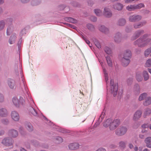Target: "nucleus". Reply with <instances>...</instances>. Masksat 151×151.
I'll return each mask as SVG.
<instances>
[{
	"label": "nucleus",
	"instance_id": "nucleus-51",
	"mask_svg": "<svg viewBox=\"0 0 151 151\" xmlns=\"http://www.w3.org/2000/svg\"><path fill=\"white\" fill-rule=\"evenodd\" d=\"M145 143L146 144H148L151 142V137H149L146 138L145 140Z\"/></svg>",
	"mask_w": 151,
	"mask_h": 151
},
{
	"label": "nucleus",
	"instance_id": "nucleus-50",
	"mask_svg": "<svg viewBox=\"0 0 151 151\" xmlns=\"http://www.w3.org/2000/svg\"><path fill=\"white\" fill-rule=\"evenodd\" d=\"M120 147L122 149L126 147L125 143L123 141H121L119 143Z\"/></svg>",
	"mask_w": 151,
	"mask_h": 151
},
{
	"label": "nucleus",
	"instance_id": "nucleus-48",
	"mask_svg": "<svg viewBox=\"0 0 151 151\" xmlns=\"http://www.w3.org/2000/svg\"><path fill=\"white\" fill-rule=\"evenodd\" d=\"M145 65L147 67H150L151 66V58H150L147 60Z\"/></svg>",
	"mask_w": 151,
	"mask_h": 151
},
{
	"label": "nucleus",
	"instance_id": "nucleus-7",
	"mask_svg": "<svg viewBox=\"0 0 151 151\" xmlns=\"http://www.w3.org/2000/svg\"><path fill=\"white\" fill-rule=\"evenodd\" d=\"M127 129L126 127L121 126L117 129L115 131L116 134L118 136H122L126 134Z\"/></svg>",
	"mask_w": 151,
	"mask_h": 151
},
{
	"label": "nucleus",
	"instance_id": "nucleus-10",
	"mask_svg": "<svg viewBox=\"0 0 151 151\" xmlns=\"http://www.w3.org/2000/svg\"><path fill=\"white\" fill-rule=\"evenodd\" d=\"M120 124V121L119 119H116L114 120L113 121L112 120V123H111L109 129L111 130H113L115 129Z\"/></svg>",
	"mask_w": 151,
	"mask_h": 151
},
{
	"label": "nucleus",
	"instance_id": "nucleus-40",
	"mask_svg": "<svg viewBox=\"0 0 151 151\" xmlns=\"http://www.w3.org/2000/svg\"><path fill=\"white\" fill-rule=\"evenodd\" d=\"M143 76L145 81H147L149 78V76L147 72L145 70L143 72Z\"/></svg>",
	"mask_w": 151,
	"mask_h": 151
},
{
	"label": "nucleus",
	"instance_id": "nucleus-52",
	"mask_svg": "<svg viewBox=\"0 0 151 151\" xmlns=\"http://www.w3.org/2000/svg\"><path fill=\"white\" fill-rule=\"evenodd\" d=\"M1 122L4 124H7L9 123V120L7 119H3L1 120Z\"/></svg>",
	"mask_w": 151,
	"mask_h": 151
},
{
	"label": "nucleus",
	"instance_id": "nucleus-6",
	"mask_svg": "<svg viewBox=\"0 0 151 151\" xmlns=\"http://www.w3.org/2000/svg\"><path fill=\"white\" fill-rule=\"evenodd\" d=\"M12 101L14 106L17 108H19L24 106L25 104L24 99L22 97H20L18 99L16 97L12 98Z\"/></svg>",
	"mask_w": 151,
	"mask_h": 151
},
{
	"label": "nucleus",
	"instance_id": "nucleus-31",
	"mask_svg": "<svg viewBox=\"0 0 151 151\" xmlns=\"http://www.w3.org/2000/svg\"><path fill=\"white\" fill-rule=\"evenodd\" d=\"M126 9L129 11H134L135 10V4L127 6Z\"/></svg>",
	"mask_w": 151,
	"mask_h": 151
},
{
	"label": "nucleus",
	"instance_id": "nucleus-42",
	"mask_svg": "<svg viewBox=\"0 0 151 151\" xmlns=\"http://www.w3.org/2000/svg\"><path fill=\"white\" fill-rule=\"evenodd\" d=\"M104 50L105 52L107 54H110L111 53V49L108 47H105Z\"/></svg>",
	"mask_w": 151,
	"mask_h": 151
},
{
	"label": "nucleus",
	"instance_id": "nucleus-18",
	"mask_svg": "<svg viewBox=\"0 0 151 151\" xmlns=\"http://www.w3.org/2000/svg\"><path fill=\"white\" fill-rule=\"evenodd\" d=\"M105 116V113L104 111L102 112L98 120L95 124V125H96V127L98 126L99 124L100 123L102 122Z\"/></svg>",
	"mask_w": 151,
	"mask_h": 151
},
{
	"label": "nucleus",
	"instance_id": "nucleus-61",
	"mask_svg": "<svg viewBox=\"0 0 151 151\" xmlns=\"http://www.w3.org/2000/svg\"><path fill=\"white\" fill-rule=\"evenodd\" d=\"M20 1L23 3H27L30 0H20Z\"/></svg>",
	"mask_w": 151,
	"mask_h": 151
},
{
	"label": "nucleus",
	"instance_id": "nucleus-53",
	"mask_svg": "<svg viewBox=\"0 0 151 151\" xmlns=\"http://www.w3.org/2000/svg\"><path fill=\"white\" fill-rule=\"evenodd\" d=\"M134 88L137 92H139V86L138 84H135L134 86Z\"/></svg>",
	"mask_w": 151,
	"mask_h": 151
},
{
	"label": "nucleus",
	"instance_id": "nucleus-54",
	"mask_svg": "<svg viewBox=\"0 0 151 151\" xmlns=\"http://www.w3.org/2000/svg\"><path fill=\"white\" fill-rule=\"evenodd\" d=\"M4 101V96L3 94L0 92V103H2Z\"/></svg>",
	"mask_w": 151,
	"mask_h": 151
},
{
	"label": "nucleus",
	"instance_id": "nucleus-4",
	"mask_svg": "<svg viewBox=\"0 0 151 151\" xmlns=\"http://www.w3.org/2000/svg\"><path fill=\"white\" fill-rule=\"evenodd\" d=\"M149 37V34H144L135 41L134 42V45H137L139 47H143L146 46L151 41V39Z\"/></svg>",
	"mask_w": 151,
	"mask_h": 151
},
{
	"label": "nucleus",
	"instance_id": "nucleus-24",
	"mask_svg": "<svg viewBox=\"0 0 151 151\" xmlns=\"http://www.w3.org/2000/svg\"><path fill=\"white\" fill-rule=\"evenodd\" d=\"M25 126L27 130L29 132H31L33 131V127L30 122H26L25 123Z\"/></svg>",
	"mask_w": 151,
	"mask_h": 151
},
{
	"label": "nucleus",
	"instance_id": "nucleus-8",
	"mask_svg": "<svg viewBox=\"0 0 151 151\" xmlns=\"http://www.w3.org/2000/svg\"><path fill=\"white\" fill-rule=\"evenodd\" d=\"M13 142V140L12 138L6 137L3 139L1 143L6 146H12Z\"/></svg>",
	"mask_w": 151,
	"mask_h": 151
},
{
	"label": "nucleus",
	"instance_id": "nucleus-63",
	"mask_svg": "<svg viewBox=\"0 0 151 151\" xmlns=\"http://www.w3.org/2000/svg\"><path fill=\"white\" fill-rule=\"evenodd\" d=\"M98 151H106V150L103 147H101L98 149Z\"/></svg>",
	"mask_w": 151,
	"mask_h": 151
},
{
	"label": "nucleus",
	"instance_id": "nucleus-30",
	"mask_svg": "<svg viewBox=\"0 0 151 151\" xmlns=\"http://www.w3.org/2000/svg\"><path fill=\"white\" fill-rule=\"evenodd\" d=\"M94 12L95 14L98 16H100L102 15V11L100 9H94Z\"/></svg>",
	"mask_w": 151,
	"mask_h": 151
},
{
	"label": "nucleus",
	"instance_id": "nucleus-41",
	"mask_svg": "<svg viewBox=\"0 0 151 151\" xmlns=\"http://www.w3.org/2000/svg\"><path fill=\"white\" fill-rule=\"evenodd\" d=\"M145 6L144 4L143 3H140L137 4H135V9H140V8L144 7Z\"/></svg>",
	"mask_w": 151,
	"mask_h": 151
},
{
	"label": "nucleus",
	"instance_id": "nucleus-1",
	"mask_svg": "<svg viewBox=\"0 0 151 151\" xmlns=\"http://www.w3.org/2000/svg\"><path fill=\"white\" fill-rule=\"evenodd\" d=\"M14 70L17 75H19V73L20 77H19L18 79L16 81V83L15 81L13 79L11 78H8L7 80L8 85L9 88L11 89H14L15 87L19 88L20 89L22 90L23 94L25 96L26 94H25L24 92L25 89L23 87V88L21 87L22 83V81L23 82V83H24L26 89H27L28 91V90L25 83L24 81V78L22 72V68L21 66L19 60H18V61L16 63L14 67Z\"/></svg>",
	"mask_w": 151,
	"mask_h": 151
},
{
	"label": "nucleus",
	"instance_id": "nucleus-56",
	"mask_svg": "<svg viewBox=\"0 0 151 151\" xmlns=\"http://www.w3.org/2000/svg\"><path fill=\"white\" fill-rule=\"evenodd\" d=\"M26 30L25 28L22 29V30L21 31L20 33V35L22 36L24 35V34H26Z\"/></svg>",
	"mask_w": 151,
	"mask_h": 151
},
{
	"label": "nucleus",
	"instance_id": "nucleus-57",
	"mask_svg": "<svg viewBox=\"0 0 151 151\" xmlns=\"http://www.w3.org/2000/svg\"><path fill=\"white\" fill-rule=\"evenodd\" d=\"M19 130L20 133L22 135H23L24 132V128L20 126L19 128Z\"/></svg>",
	"mask_w": 151,
	"mask_h": 151
},
{
	"label": "nucleus",
	"instance_id": "nucleus-25",
	"mask_svg": "<svg viewBox=\"0 0 151 151\" xmlns=\"http://www.w3.org/2000/svg\"><path fill=\"white\" fill-rule=\"evenodd\" d=\"M65 20L67 22L73 23H76L77 22V21L76 19L70 17H66L65 18Z\"/></svg>",
	"mask_w": 151,
	"mask_h": 151
},
{
	"label": "nucleus",
	"instance_id": "nucleus-59",
	"mask_svg": "<svg viewBox=\"0 0 151 151\" xmlns=\"http://www.w3.org/2000/svg\"><path fill=\"white\" fill-rule=\"evenodd\" d=\"M141 25L142 27L145 25L147 23V21L146 20H143L140 22Z\"/></svg>",
	"mask_w": 151,
	"mask_h": 151
},
{
	"label": "nucleus",
	"instance_id": "nucleus-9",
	"mask_svg": "<svg viewBox=\"0 0 151 151\" xmlns=\"http://www.w3.org/2000/svg\"><path fill=\"white\" fill-rule=\"evenodd\" d=\"M142 17L139 15L134 14L130 16L129 18V20L131 22H138L141 19Z\"/></svg>",
	"mask_w": 151,
	"mask_h": 151
},
{
	"label": "nucleus",
	"instance_id": "nucleus-36",
	"mask_svg": "<svg viewBox=\"0 0 151 151\" xmlns=\"http://www.w3.org/2000/svg\"><path fill=\"white\" fill-rule=\"evenodd\" d=\"M136 79L138 81H141L142 80V78L141 75V73L138 72L136 73Z\"/></svg>",
	"mask_w": 151,
	"mask_h": 151
},
{
	"label": "nucleus",
	"instance_id": "nucleus-13",
	"mask_svg": "<svg viewBox=\"0 0 151 151\" xmlns=\"http://www.w3.org/2000/svg\"><path fill=\"white\" fill-rule=\"evenodd\" d=\"M114 42L116 43H119L122 40L121 33L119 32L115 33L114 36Z\"/></svg>",
	"mask_w": 151,
	"mask_h": 151
},
{
	"label": "nucleus",
	"instance_id": "nucleus-64",
	"mask_svg": "<svg viewBox=\"0 0 151 151\" xmlns=\"http://www.w3.org/2000/svg\"><path fill=\"white\" fill-rule=\"evenodd\" d=\"M143 128H147L148 127V125L147 124H143L141 126Z\"/></svg>",
	"mask_w": 151,
	"mask_h": 151
},
{
	"label": "nucleus",
	"instance_id": "nucleus-44",
	"mask_svg": "<svg viewBox=\"0 0 151 151\" xmlns=\"http://www.w3.org/2000/svg\"><path fill=\"white\" fill-rule=\"evenodd\" d=\"M55 142L57 144L62 143L63 141L62 138L60 137H57L55 139Z\"/></svg>",
	"mask_w": 151,
	"mask_h": 151
},
{
	"label": "nucleus",
	"instance_id": "nucleus-39",
	"mask_svg": "<svg viewBox=\"0 0 151 151\" xmlns=\"http://www.w3.org/2000/svg\"><path fill=\"white\" fill-rule=\"evenodd\" d=\"M147 96V94L146 93H144L141 94L139 98V101H141L143 100Z\"/></svg>",
	"mask_w": 151,
	"mask_h": 151
},
{
	"label": "nucleus",
	"instance_id": "nucleus-5",
	"mask_svg": "<svg viewBox=\"0 0 151 151\" xmlns=\"http://www.w3.org/2000/svg\"><path fill=\"white\" fill-rule=\"evenodd\" d=\"M131 56L132 53L130 50H126L125 51L121 60L122 64L123 66L126 67L129 64Z\"/></svg>",
	"mask_w": 151,
	"mask_h": 151
},
{
	"label": "nucleus",
	"instance_id": "nucleus-15",
	"mask_svg": "<svg viewBox=\"0 0 151 151\" xmlns=\"http://www.w3.org/2000/svg\"><path fill=\"white\" fill-rule=\"evenodd\" d=\"M104 16L107 18H110L112 16V13L110 9L107 7L104 8Z\"/></svg>",
	"mask_w": 151,
	"mask_h": 151
},
{
	"label": "nucleus",
	"instance_id": "nucleus-26",
	"mask_svg": "<svg viewBox=\"0 0 151 151\" xmlns=\"http://www.w3.org/2000/svg\"><path fill=\"white\" fill-rule=\"evenodd\" d=\"M112 120L110 119H107L103 123V126L105 127H110L111 123H112Z\"/></svg>",
	"mask_w": 151,
	"mask_h": 151
},
{
	"label": "nucleus",
	"instance_id": "nucleus-23",
	"mask_svg": "<svg viewBox=\"0 0 151 151\" xmlns=\"http://www.w3.org/2000/svg\"><path fill=\"white\" fill-rule=\"evenodd\" d=\"M14 27L12 24H9L6 29V35H9L13 31Z\"/></svg>",
	"mask_w": 151,
	"mask_h": 151
},
{
	"label": "nucleus",
	"instance_id": "nucleus-37",
	"mask_svg": "<svg viewBox=\"0 0 151 151\" xmlns=\"http://www.w3.org/2000/svg\"><path fill=\"white\" fill-rule=\"evenodd\" d=\"M41 2V0H33L32 1V4L33 6H36L40 4Z\"/></svg>",
	"mask_w": 151,
	"mask_h": 151
},
{
	"label": "nucleus",
	"instance_id": "nucleus-2",
	"mask_svg": "<svg viewBox=\"0 0 151 151\" xmlns=\"http://www.w3.org/2000/svg\"><path fill=\"white\" fill-rule=\"evenodd\" d=\"M103 70L104 74L105 80L106 82L107 94L110 93L111 94L113 93V95L115 97L117 94V92L118 89V85L117 83H114V80L113 79H111L110 82V87L109 89L108 87L109 83L108 81L109 76L108 74L104 67L103 68Z\"/></svg>",
	"mask_w": 151,
	"mask_h": 151
},
{
	"label": "nucleus",
	"instance_id": "nucleus-49",
	"mask_svg": "<svg viewBox=\"0 0 151 151\" xmlns=\"http://www.w3.org/2000/svg\"><path fill=\"white\" fill-rule=\"evenodd\" d=\"M133 78L132 77H130L127 79V83L128 85H131L132 82Z\"/></svg>",
	"mask_w": 151,
	"mask_h": 151
},
{
	"label": "nucleus",
	"instance_id": "nucleus-45",
	"mask_svg": "<svg viewBox=\"0 0 151 151\" xmlns=\"http://www.w3.org/2000/svg\"><path fill=\"white\" fill-rule=\"evenodd\" d=\"M87 27L88 29L91 31H93L94 29L93 25L91 24H88L87 25Z\"/></svg>",
	"mask_w": 151,
	"mask_h": 151
},
{
	"label": "nucleus",
	"instance_id": "nucleus-14",
	"mask_svg": "<svg viewBox=\"0 0 151 151\" xmlns=\"http://www.w3.org/2000/svg\"><path fill=\"white\" fill-rule=\"evenodd\" d=\"M8 135L13 138H15L18 135V131L14 129H11L9 131Z\"/></svg>",
	"mask_w": 151,
	"mask_h": 151
},
{
	"label": "nucleus",
	"instance_id": "nucleus-20",
	"mask_svg": "<svg viewBox=\"0 0 151 151\" xmlns=\"http://www.w3.org/2000/svg\"><path fill=\"white\" fill-rule=\"evenodd\" d=\"M113 7L115 9L118 11L121 10L123 7V5L120 3H117L113 5Z\"/></svg>",
	"mask_w": 151,
	"mask_h": 151
},
{
	"label": "nucleus",
	"instance_id": "nucleus-22",
	"mask_svg": "<svg viewBox=\"0 0 151 151\" xmlns=\"http://www.w3.org/2000/svg\"><path fill=\"white\" fill-rule=\"evenodd\" d=\"M8 114V111L5 108H0V116L2 117H5Z\"/></svg>",
	"mask_w": 151,
	"mask_h": 151
},
{
	"label": "nucleus",
	"instance_id": "nucleus-32",
	"mask_svg": "<svg viewBox=\"0 0 151 151\" xmlns=\"http://www.w3.org/2000/svg\"><path fill=\"white\" fill-rule=\"evenodd\" d=\"M151 113V110L150 109L147 108L144 113L143 116L145 117L146 116L149 115Z\"/></svg>",
	"mask_w": 151,
	"mask_h": 151
},
{
	"label": "nucleus",
	"instance_id": "nucleus-55",
	"mask_svg": "<svg viewBox=\"0 0 151 151\" xmlns=\"http://www.w3.org/2000/svg\"><path fill=\"white\" fill-rule=\"evenodd\" d=\"M90 19L91 21L95 22L97 21V18L96 17L92 16L90 17Z\"/></svg>",
	"mask_w": 151,
	"mask_h": 151
},
{
	"label": "nucleus",
	"instance_id": "nucleus-21",
	"mask_svg": "<svg viewBox=\"0 0 151 151\" xmlns=\"http://www.w3.org/2000/svg\"><path fill=\"white\" fill-rule=\"evenodd\" d=\"M17 35L15 33H13L9 40V42L10 44H12L15 43L17 38Z\"/></svg>",
	"mask_w": 151,
	"mask_h": 151
},
{
	"label": "nucleus",
	"instance_id": "nucleus-3",
	"mask_svg": "<svg viewBox=\"0 0 151 151\" xmlns=\"http://www.w3.org/2000/svg\"><path fill=\"white\" fill-rule=\"evenodd\" d=\"M22 83L21 87L22 88L23 87L25 89L24 92L26 94L25 97L26 98L29 103V106L28 109L29 112L34 116H37L38 113L36 109V106L32 99H31V96L28 91L27 89H26L23 82L22 81Z\"/></svg>",
	"mask_w": 151,
	"mask_h": 151
},
{
	"label": "nucleus",
	"instance_id": "nucleus-60",
	"mask_svg": "<svg viewBox=\"0 0 151 151\" xmlns=\"http://www.w3.org/2000/svg\"><path fill=\"white\" fill-rule=\"evenodd\" d=\"M88 4L90 6H92V5L93 4V1L91 0H89L88 1Z\"/></svg>",
	"mask_w": 151,
	"mask_h": 151
},
{
	"label": "nucleus",
	"instance_id": "nucleus-35",
	"mask_svg": "<svg viewBox=\"0 0 151 151\" xmlns=\"http://www.w3.org/2000/svg\"><path fill=\"white\" fill-rule=\"evenodd\" d=\"M93 40L96 46L98 48H101V45L100 43L96 39L94 38L93 39Z\"/></svg>",
	"mask_w": 151,
	"mask_h": 151
},
{
	"label": "nucleus",
	"instance_id": "nucleus-62",
	"mask_svg": "<svg viewBox=\"0 0 151 151\" xmlns=\"http://www.w3.org/2000/svg\"><path fill=\"white\" fill-rule=\"evenodd\" d=\"M128 147L130 149L133 148L134 146L133 144L131 143H129L128 144Z\"/></svg>",
	"mask_w": 151,
	"mask_h": 151
},
{
	"label": "nucleus",
	"instance_id": "nucleus-38",
	"mask_svg": "<svg viewBox=\"0 0 151 151\" xmlns=\"http://www.w3.org/2000/svg\"><path fill=\"white\" fill-rule=\"evenodd\" d=\"M5 22L4 20L0 21V31L2 30L4 28L5 25Z\"/></svg>",
	"mask_w": 151,
	"mask_h": 151
},
{
	"label": "nucleus",
	"instance_id": "nucleus-58",
	"mask_svg": "<svg viewBox=\"0 0 151 151\" xmlns=\"http://www.w3.org/2000/svg\"><path fill=\"white\" fill-rule=\"evenodd\" d=\"M32 144L35 146H37L38 145V142L36 140H33L32 141Z\"/></svg>",
	"mask_w": 151,
	"mask_h": 151
},
{
	"label": "nucleus",
	"instance_id": "nucleus-11",
	"mask_svg": "<svg viewBox=\"0 0 151 151\" xmlns=\"http://www.w3.org/2000/svg\"><path fill=\"white\" fill-rule=\"evenodd\" d=\"M144 33V30L143 29L138 30L136 31L132 36L131 38V40H134L136 39L140 35L143 34Z\"/></svg>",
	"mask_w": 151,
	"mask_h": 151
},
{
	"label": "nucleus",
	"instance_id": "nucleus-16",
	"mask_svg": "<svg viewBox=\"0 0 151 151\" xmlns=\"http://www.w3.org/2000/svg\"><path fill=\"white\" fill-rule=\"evenodd\" d=\"M142 111L140 110H137L134 114L133 119L134 121H137L141 117Z\"/></svg>",
	"mask_w": 151,
	"mask_h": 151
},
{
	"label": "nucleus",
	"instance_id": "nucleus-33",
	"mask_svg": "<svg viewBox=\"0 0 151 151\" xmlns=\"http://www.w3.org/2000/svg\"><path fill=\"white\" fill-rule=\"evenodd\" d=\"M151 53V49L150 48H148L146 49L144 51V55L146 57H148L150 55V54Z\"/></svg>",
	"mask_w": 151,
	"mask_h": 151
},
{
	"label": "nucleus",
	"instance_id": "nucleus-28",
	"mask_svg": "<svg viewBox=\"0 0 151 151\" xmlns=\"http://www.w3.org/2000/svg\"><path fill=\"white\" fill-rule=\"evenodd\" d=\"M151 104V97H147L145 99V101L143 103V105L145 106H147Z\"/></svg>",
	"mask_w": 151,
	"mask_h": 151
},
{
	"label": "nucleus",
	"instance_id": "nucleus-43",
	"mask_svg": "<svg viewBox=\"0 0 151 151\" xmlns=\"http://www.w3.org/2000/svg\"><path fill=\"white\" fill-rule=\"evenodd\" d=\"M132 29V26L130 25L127 26L125 28V31L127 32H130Z\"/></svg>",
	"mask_w": 151,
	"mask_h": 151
},
{
	"label": "nucleus",
	"instance_id": "nucleus-34",
	"mask_svg": "<svg viewBox=\"0 0 151 151\" xmlns=\"http://www.w3.org/2000/svg\"><path fill=\"white\" fill-rule=\"evenodd\" d=\"M14 18L13 17L8 18L4 20L5 22V23L8 24H12V23L13 21Z\"/></svg>",
	"mask_w": 151,
	"mask_h": 151
},
{
	"label": "nucleus",
	"instance_id": "nucleus-17",
	"mask_svg": "<svg viewBox=\"0 0 151 151\" xmlns=\"http://www.w3.org/2000/svg\"><path fill=\"white\" fill-rule=\"evenodd\" d=\"M99 30L105 34H107L109 33V29L106 27L104 25H100L98 27Z\"/></svg>",
	"mask_w": 151,
	"mask_h": 151
},
{
	"label": "nucleus",
	"instance_id": "nucleus-46",
	"mask_svg": "<svg viewBox=\"0 0 151 151\" xmlns=\"http://www.w3.org/2000/svg\"><path fill=\"white\" fill-rule=\"evenodd\" d=\"M81 37H82V38L86 42L88 45L90 47H91V44H90V41L88 40H87L86 39V37H85L83 35H82Z\"/></svg>",
	"mask_w": 151,
	"mask_h": 151
},
{
	"label": "nucleus",
	"instance_id": "nucleus-19",
	"mask_svg": "<svg viewBox=\"0 0 151 151\" xmlns=\"http://www.w3.org/2000/svg\"><path fill=\"white\" fill-rule=\"evenodd\" d=\"M68 148L70 150H74L78 149L79 147V145L77 143H72L68 145Z\"/></svg>",
	"mask_w": 151,
	"mask_h": 151
},
{
	"label": "nucleus",
	"instance_id": "nucleus-29",
	"mask_svg": "<svg viewBox=\"0 0 151 151\" xmlns=\"http://www.w3.org/2000/svg\"><path fill=\"white\" fill-rule=\"evenodd\" d=\"M106 58L108 65L110 67H112V63L111 59L109 55H107Z\"/></svg>",
	"mask_w": 151,
	"mask_h": 151
},
{
	"label": "nucleus",
	"instance_id": "nucleus-27",
	"mask_svg": "<svg viewBox=\"0 0 151 151\" xmlns=\"http://www.w3.org/2000/svg\"><path fill=\"white\" fill-rule=\"evenodd\" d=\"M126 23V21L125 19L121 18L119 19L118 20L117 24L119 26H122L124 25Z\"/></svg>",
	"mask_w": 151,
	"mask_h": 151
},
{
	"label": "nucleus",
	"instance_id": "nucleus-12",
	"mask_svg": "<svg viewBox=\"0 0 151 151\" xmlns=\"http://www.w3.org/2000/svg\"><path fill=\"white\" fill-rule=\"evenodd\" d=\"M11 117L14 121L18 122L19 119V116L18 113L15 111H12L11 113Z\"/></svg>",
	"mask_w": 151,
	"mask_h": 151
},
{
	"label": "nucleus",
	"instance_id": "nucleus-47",
	"mask_svg": "<svg viewBox=\"0 0 151 151\" xmlns=\"http://www.w3.org/2000/svg\"><path fill=\"white\" fill-rule=\"evenodd\" d=\"M133 26L135 29L139 28L142 27L141 25L140 22L134 24Z\"/></svg>",
	"mask_w": 151,
	"mask_h": 151
}]
</instances>
